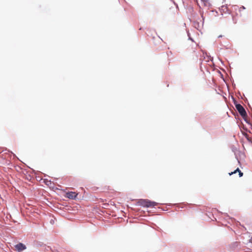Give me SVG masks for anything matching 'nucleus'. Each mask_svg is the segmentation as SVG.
Returning a JSON list of instances; mask_svg holds the SVG:
<instances>
[{
    "mask_svg": "<svg viewBox=\"0 0 252 252\" xmlns=\"http://www.w3.org/2000/svg\"><path fill=\"white\" fill-rule=\"evenodd\" d=\"M138 203L139 205L146 207H154L157 204L156 202H152L147 199H140Z\"/></svg>",
    "mask_w": 252,
    "mask_h": 252,
    "instance_id": "f257e3e1",
    "label": "nucleus"
},
{
    "mask_svg": "<svg viewBox=\"0 0 252 252\" xmlns=\"http://www.w3.org/2000/svg\"><path fill=\"white\" fill-rule=\"evenodd\" d=\"M235 107L242 117L244 118L245 117L247 116V113L242 105L240 104H236Z\"/></svg>",
    "mask_w": 252,
    "mask_h": 252,
    "instance_id": "f03ea898",
    "label": "nucleus"
},
{
    "mask_svg": "<svg viewBox=\"0 0 252 252\" xmlns=\"http://www.w3.org/2000/svg\"><path fill=\"white\" fill-rule=\"evenodd\" d=\"M15 248L16 251L20 252L26 249V247L25 245L22 243H19L15 246Z\"/></svg>",
    "mask_w": 252,
    "mask_h": 252,
    "instance_id": "7ed1b4c3",
    "label": "nucleus"
},
{
    "mask_svg": "<svg viewBox=\"0 0 252 252\" xmlns=\"http://www.w3.org/2000/svg\"><path fill=\"white\" fill-rule=\"evenodd\" d=\"M78 193L75 192L70 191L66 193V196L69 199H74L76 197Z\"/></svg>",
    "mask_w": 252,
    "mask_h": 252,
    "instance_id": "20e7f679",
    "label": "nucleus"
},
{
    "mask_svg": "<svg viewBox=\"0 0 252 252\" xmlns=\"http://www.w3.org/2000/svg\"><path fill=\"white\" fill-rule=\"evenodd\" d=\"M239 173V176L240 177H242L243 175V173L241 172V171L237 168L236 170H235L233 172H231V173H229V175L230 176L233 175V174H235L236 173Z\"/></svg>",
    "mask_w": 252,
    "mask_h": 252,
    "instance_id": "39448f33",
    "label": "nucleus"
},
{
    "mask_svg": "<svg viewBox=\"0 0 252 252\" xmlns=\"http://www.w3.org/2000/svg\"><path fill=\"white\" fill-rule=\"evenodd\" d=\"M45 183H46V185H49V184H51V181H47V182H45Z\"/></svg>",
    "mask_w": 252,
    "mask_h": 252,
    "instance_id": "423d86ee",
    "label": "nucleus"
},
{
    "mask_svg": "<svg viewBox=\"0 0 252 252\" xmlns=\"http://www.w3.org/2000/svg\"><path fill=\"white\" fill-rule=\"evenodd\" d=\"M201 0L205 2H208L209 1V0Z\"/></svg>",
    "mask_w": 252,
    "mask_h": 252,
    "instance_id": "0eeeda50",
    "label": "nucleus"
},
{
    "mask_svg": "<svg viewBox=\"0 0 252 252\" xmlns=\"http://www.w3.org/2000/svg\"><path fill=\"white\" fill-rule=\"evenodd\" d=\"M222 37V36L221 35H219V37Z\"/></svg>",
    "mask_w": 252,
    "mask_h": 252,
    "instance_id": "6e6552de",
    "label": "nucleus"
}]
</instances>
